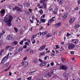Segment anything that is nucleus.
Listing matches in <instances>:
<instances>
[{
	"mask_svg": "<svg viewBox=\"0 0 80 80\" xmlns=\"http://www.w3.org/2000/svg\"><path fill=\"white\" fill-rule=\"evenodd\" d=\"M23 50V48L22 47L19 48H18L16 49L15 52L14 53V55L17 54L18 53H20L21 52H22Z\"/></svg>",
	"mask_w": 80,
	"mask_h": 80,
	"instance_id": "f03ea898",
	"label": "nucleus"
},
{
	"mask_svg": "<svg viewBox=\"0 0 80 80\" xmlns=\"http://www.w3.org/2000/svg\"><path fill=\"white\" fill-rule=\"evenodd\" d=\"M74 27L75 29H77V28H78L80 27V26L78 24H76Z\"/></svg>",
	"mask_w": 80,
	"mask_h": 80,
	"instance_id": "4468645a",
	"label": "nucleus"
},
{
	"mask_svg": "<svg viewBox=\"0 0 80 80\" xmlns=\"http://www.w3.org/2000/svg\"><path fill=\"white\" fill-rule=\"evenodd\" d=\"M40 66H41V67H43V66H44V65H43V63H41L40 64Z\"/></svg>",
	"mask_w": 80,
	"mask_h": 80,
	"instance_id": "8fccbe9b",
	"label": "nucleus"
},
{
	"mask_svg": "<svg viewBox=\"0 0 80 80\" xmlns=\"http://www.w3.org/2000/svg\"><path fill=\"white\" fill-rule=\"evenodd\" d=\"M7 38V40H11L13 38V35L10 34L8 36Z\"/></svg>",
	"mask_w": 80,
	"mask_h": 80,
	"instance_id": "20e7f679",
	"label": "nucleus"
},
{
	"mask_svg": "<svg viewBox=\"0 0 80 80\" xmlns=\"http://www.w3.org/2000/svg\"><path fill=\"white\" fill-rule=\"evenodd\" d=\"M9 76H11L12 75V72H9Z\"/></svg>",
	"mask_w": 80,
	"mask_h": 80,
	"instance_id": "052dcab7",
	"label": "nucleus"
},
{
	"mask_svg": "<svg viewBox=\"0 0 80 80\" xmlns=\"http://www.w3.org/2000/svg\"><path fill=\"white\" fill-rule=\"evenodd\" d=\"M36 42H35V39L34 40V41L32 42V44H35V43Z\"/></svg>",
	"mask_w": 80,
	"mask_h": 80,
	"instance_id": "6e6d98bb",
	"label": "nucleus"
},
{
	"mask_svg": "<svg viewBox=\"0 0 80 80\" xmlns=\"http://www.w3.org/2000/svg\"><path fill=\"white\" fill-rule=\"evenodd\" d=\"M61 34H62V32H60L59 33V34H58V35H59V36H60V35H61Z\"/></svg>",
	"mask_w": 80,
	"mask_h": 80,
	"instance_id": "bf43d9fd",
	"label": "nucleus"
},
{
	"mask_svg": "<svg viewBox=\"0 0 80 80\" xmlns=\"http://www.w3.org/2000/svg\"><path fill=\"white\" fill-rule=\"evenodd\" d=\"M61 24L62 23L61 22L58 23L55 25V27L58 28L59 27H60V26L61 25Z\"/></svg>",
	"mask_w": 80,
	"mask_h": 80,
	"instance_id": "f8f14e48",
	"label": "nucleus"
},
{
	"mask_svg": "<svg viewBox=\"0 0 80 80\" xmlns=\"http://www.w3.org/2000/svg\"><path fill=\"white\" fill-rule=\"evenodd\" d=\"M32 76H31L30 77L28 78H27V80H31V79H32Z\"/></svg>",
	"mask_w": 80,
	"mask_h": 80,
	"instance_id": "c9c22d12",
	"label": "nucleus"
},
{
	"mask_svg": "<svg viewBox=\"0 0 80 80\" xmlns=\"http://www.w3.org/2000/svg\"><path fill=\"white\" fill-rule=\"evenodd\" d=\"M48 9L50 11H52V10H53V9L52 8H49Z\"/></svg>",
	"mask_w": 80,
	"mask_h": 80,
	"instance_id": "a18cd8bd",
	"label": "nucleus"
},
{
	"mask_svg": "<svg viewBox=\"0 0 80 80\" xmlns=\"http://www.w3.org/2000/svg\"><path fill=\"white\" fill-rule=\"evenodd\" d=\"M30 53H33V51L32 50H31V51H30Z\"/></svg>",
	"mask_w": 80,
	"mask_h": 80,
	"instance_id": "13d9d810",
	"label": "nucleus"
},
{
	"mask_svg": "<svg viewBox=\"0 0 80 80\" xmlns=\"http://www.w3.org/2000/svg\"><path fill=\"white\" fill-rule=\"evenodd\" d=\"M41 21L42 22H44V23H45V20L44 19H42Z\"/></svg>",
	"mask_w": 80,
	"mask_h": 80,
	"instance_id": "473e14b6",
	"label": "nucleus"
},
{
	"mask_svg": "<svg viewBox=\"0 0 80 80\" xmlns=\"http://www.w3.org/2000/svg\"><path fill=\"white\" fill-rule=\"evenodd\" d=\"M40 54L41 55H44V54H45V52H40Z\"/></svg>",
	"mask_w": 80,
	"mask_h": 80,
	"instance_id": "f704fd0d",
	"label": "nucleus"
},
{
	"mask_svg": "<svg viewBox=\"0 0 80 80\" xmlns=\"http://www.w3.org/2000/svg\"><path fill=\"white\" fill-rule=\"evenodd\" d=\"M70 35H71L70 34H69L68 32H67V37H68V36H70Z\"/></svg>",
	"mask_w": 80,
	"mask_h": 80,
	"instance_id": "49530a36",
	"label": "nucleus"
},
{
	"mask_svg": "<svg viewBox=\"0 0 80 80\" xmlns=\"http://www.w3.org/2000/svg\"><path fill=\"white\" fill-rule=\"evenodd\" d=\"M45 47H46V46H45V45H44L41 46L39 49V51H42V50H43L45 49Z\"/></svg>",
	"mask_w": 80,
	"mask_h": 80,
	"instance_id": "6e6552de",
	"label": "nucleus"
},
{
	"mask_svg": "<svg viewBox=\"0 0 80 80\" xmlns=\"http://www.w3.org/2000/svg\"><path fill=\"white\" fill-rule=\"evenodd\" d=\"M10 46H8L6 48V50H8V48H10Z\"/></svg>",
	"mask_w": 80,
	"mask_h": 80,
	"instance_id": "864d4df0",
	"label": "nucleus"
},
{
	"mask_svg": "<svg viewBox=\"0 0 80 80\" xmlns=\"http://www.w3.org/2000/svg\"><path fill=\"white\" fill-rule=\"evenodd\" d=\"M5 58H3L2 60V62L0 63V64H2L3 63H5Z\"/></svg>",
	"mask_w": 80,
	"mask_h": 80,
	"instance_id": "dca6fc26",
	"label": "nucleus"
},
{
	"mask_svg": "<svg viewBox=\"0 0 80 80\" xmlns=\"http://www.w3.org/2000/svg\"><path fill=\"white\" fill-rule=\"evenodd\" d=\"M61 60H62V62H65V58H61Z\"/></svg>",
	"mask_w": 80,
	"mask_h": 80,
	"instance_id": "c756f323",
	"label": "nucleus"
},
{
	"mask_svg": "<svg viewBox=\"0 0 80 80\" xmlns=\"http://www.w3.org/2000/svg\"><path fill=\"white\" fill-rule=\"evenodd\" d=\"M64 43H65V42H62L61 43V45H62V44H64Z\"/></svg>",
	"mask_w": 80,
	"mask_h": 80,
	"instance_id": "69168bd1",
	"label": "nucleus"
},
{
	"mask_svg": "<svg viewBox=\"0 0 80 80\" xmlns=\"http://www.w3.org/2000/svg\"><path fill=\"white\" fill-rule=\"evenodd\" d=\"M44 32L45 34L46 35V34L47 33V30L45 31V32Z\"/></svg>",
	"mask_w": 80,
	"mask_h": 80,
	"instance_id": "680f3d73",
	"label": "nucleus"
},
{
	"mask_svg": "<svg viewBox=\"0 0 80 80\" xmlns=\"http://www.w3.org/2000/svg\"><path fill=\"white\" fill-rule=\"evenodd\" d=\"M3 51H4V50H2L0 52V57H1L2 56V53L3 52Z\"/></svg>",
	"mask_w": 80,
	"mask_h": 80,
	"instance_id": "4be33fe9",
	"label": "nucleus"
},
{
	"mask_svg": "<svg viewBox=\"0 0 80 80\" xmlns=\"http://www.w3.org/2000/svg\"><path fill=\"white\" fill-rule=\"evenodd\" d=\"M47 57H48V56H46L44 57V60H47Z\"/></svg>",
	"mask_w": 80,
	"mask_h": 80,
	"instance_id": "37998d69",
	"label": "nucleus"
},
{
	"mask_svg": "<svg viewBox=\"0 0 80 80\" xmlns=\"http://www.w3.org/2000/svg\"><path fill=\"white\" fill-rule=\"evenodd\" d=\"M30 22L32 23H33V21H32V20H30Z\"/></svg>",
	"mask_w": 80,
	"mask_h": 80,
	"instance_id": "0e129e2a",
	"label": "nucleus"
},
{
	"mask_svg": "<svg viewBox=\"0 0 80 80\" xmlns=\"http://www.w3.org/2000/svg\"><path fill=\"white\" fill-rule=\"evenodd\" d=\"M44 28H43V27H42L40 28V30H43V29Z\"/></svg>",
	"mask_w": 80,
	"mask_h": 80,
	"instance_id": "338daca9",
	"label": "nucleus"
},
{
	"mask_svg": "<svg viewBox=\"0 0 80 80\" xmlns=\"http://www.w3.org/2000/svg\"><path fill=\"white\" fill-rule=\"evenodd\" d=\"M25 45H29V43L27 42H25Z\"/></svg>",
	"mask_w": 80,
	"mask_h": 80,
	"instance_id": "e433bc0d",
	"label": "nucleus"
},
{
	"mask_svg": "<svg viewBox=\"0 0 80 80\" xmlns=\"http://www.w3.org/2000/svg\"><path fill=\"white\" fill-rule=\"evenodd\" d=\"M42 35L43 36H44V35H46L44 32H43L42 33Z\"/></svg>",
	"mask_w": 80,
	"mask_h": 80,
	"instance_id": "e2e57ef3",
	"label": "nucleus"
},
{
	"mask_svg": "<svg viewBox=\"0 0 80 80\" xmlns=\"http://www.w3.org/2000/svg\"><path fill=\"white\" fill-rule=\"evenodd\" d=\"M59 3L60 5H62V4L63 3V0L60 1L59 2Z\"/></svg>",
	"mask_w": 80,
	"mask_h": 80,
	"instance_id": "5701e85b",
	"label": "nucleus"
},
{
	"mask_svg": "<svg viewBox=\"0 0 80 80\" xmlns=\"http://www.w3.org/2000/svg\"><path fill=\"white\" fill-rule=\"evenodd\" d=\"M43 6L44 8H47V5H46V4H45V3H43Z\"/></svg>",
	"mask_w": 80,
	"mask_h": 80,
	"instance_id": "412c9836",
	"label": "nucleus"
},
{
	"mask_svg": "<svg viewBox=\"0 0 80 80\" xmlns=\"http://www.w3.org/2000/svg\"><path fill=\"white\" fill-rule=\"evenodd\" d=\"M8 65H9V62H8L7 63H6L5 65V67H8Z\"/></svg>",
	"mask_w": 80,
	"mask_h": 80,
	"instance_id": "2f4dec72",
	"label": "nucleus"
},
{
	"mask_svg": "<svg viewBox=\"0 0 80 80\" xmlns=\"http://www.w3.org/2000/svg\"><path fill=\"white\" fill-rule=\"evenodd\" d=\"M47 75H48V77H51V76H52V75H51V74L50 72H48L47 73Z\"/></svg>",
	"mask_w": 80,
	"mask_h": 80,
	"instance_id": "aec40b11",
	"label": "nucleus"
},
{
	"mask_svg": "<svg viewBox=\"0 0 80 80\" xmlns=\"http://www.w3.org/2000/svg\"><path fill=\"white\" fill-rule=\"evenodd\" d=\"M43 64V65L44 66V65H46L47 64V62H43L42 63Z\"/></svg>",
	"mask_w": 80,
	"mask_h": 80,
	"instance_id": "79ce46f5",
	"label": "nucleus"
},
{
	"mask_svg": "<svg viewBox=\"0 0 80 80\" xmlns=\"http://www.w3.org/2000/svg\"><path fill=\"white\" fill-rule=\"evenodd\" d=\"M27 48V46L26 45H25L23 47V48Z\"/></svg>",
	"mask_w": 80,
	"mask_h": 80,
	"instance_id": "603ef678",
	"label": "nucleus"
},
{
	"mask_svg": "<svg viewBox=\"0 0 80 80\" xmlns=\"http://www.w3.org/2000/svg\"><path fill=\"white\" fill-rule=\"evenodd\" d=\"M68 16V13H66L63 16H62L63 18H67V17Z\"/></svg>",
	"mask_w": 80,
	"mask_h": 80,
	"instance_id": "f3484780",
	"label": "nucleus"
},
{
	"mask_svg": "<svg viewBox=\"0 0 80 80\" xmlns=\"http://www.w3.org/2000/svg\"><path fill=\"white\" fill-rule=\"evenodd\" d=\"M68 48L69 50H71V49H73V48H75V45L74 44H69L68 45Z\"/></svg>",
	"mask_w": 80,
	"mask_h": 80,
	"instance_id": "39448f33",
	"label": "nucleus"
},
{
	"mask_svg": "<svg viewBox=\"0 0 80 80\" xmlns=\"http://www.w3.org/2000/svg\"><path fill=\"white\" fill-rule=\"evenodd\" d=\"M22 64L24 67H27L28 66V62L26 61H24L22 62Z\"/></svg>",
	"mask_w": 80,
	"mask_h": 80,
	"instance_id": "423d86ee",
	"label": "nucleus"
},
{
	"mask_svg": "<svg viewBox=\"0 0 80 80\" xmlns=\"http://www.w3.org/2000/svg\"><path fill=\"white\" fill-rule=\"evenodd\" d=\"M4 58L6 60H7V59L8 58V55H6Z\"/></svg>",
	"mask_w": 80,
	"mask_h": 80,
	"instance_id": "c85d7f7f",
	"label": "nucleus"
},
{
	"mask_svg": "<svg viewBox=\"0 0 80 80\" xmlns=\"http://www.w3.org/2000/svg\"><path fill=\"white\" fill-rule=\"evenodd\" d=\"M27 59V57H25L23 59V60H26Z\"/></svg>",
	"mask_w": 80,
	"mask_h": 80,
	"instance_id": "5fc2aeb1",
	"label": "nucleus"
},
{
	"mask_svg": "<svg viewBox=\"0 0 80 80\" xmlns=\"http://www.w3.org/2000/svg\"><path fill=\"white\" fill-rule=\"evenodd\" d=\"M50 65L51 66H53V65H54V63L53 62H52L50 63Z\"/></svg>",
	"mask_w": 80,
	"mask_h": 80,
	"instance_id": "a19ab883",
	"label": "nucleus"
},
{
	"mask_svg": "<svg viewBox=\"0 0 80 80\" xmlns=\"http://www.w3.org/2000/svg\"><path fill=\"white\" fill-rule=\"evenodd\" d=\"M46 36L48 38L50 37H52V35L50 34H48L46 35Z\"/></svg>",
	"mask_w": 80,
	"mask_h": 80,
	"instance_id": "b1692460",
	"label": "nucleus"
},
{
	"mask_svg": "<svg viewBox=\"0 0 80 80\" xmlns=\"http://www.w3.org/2000/svg\"><path fill=\"white\" fill-rule=\"evenodd\" d=\"M39 61H40V62H42V60L41 59H39Z\"/></svg>",
	"mask_w": 80,
	"mask_h": 80,
	"instance_id": "774afa93",
	"label": "nucleus"
},
{
	"mask_svg": "<svg viewBox=\"0 0 80 80\" xmlns=\"http://www.w3.org/2000/svg\"><path fill=\"white\" fill-rule=\"evenodd\" d=\"M36 72V71H35L33 72H30L29 73H34V72Z\"/></svg>",
	"mask_w": 80,
	"mask_h": 80,
	"instance_id": "4d7b16f0",
	"label": "nucleus"
},
{
	"mask_svg": "<svg viewBox=\"0 0 80 80\" xmlns=\"http://www.w3.org/2000/svg\"><path fill=\"white\" fill-rule=\"evenodd\" d=\"M25 7H29L30 6V5H29V3H27L25 4Z\"/></svg>",
	"mask_w": 80,
	"mask_h": 80,
	"instance_id": "a878e982",
	"label": "nucleus"
},
{
	"mask_svg": "<svg viewBox=\"0 0 80 80\" xmlns=\"http://www.w3.org/2000/svg\"><path fill=\"white\" fill-rule=\"evenodd\" d=\"M56 47V49H58V48H60V47H58V45H55Z\"/></svg>",
	"mask_w": 80,
	"mask_h": 80,
	"instance_id": "4c0bfd02",
	"label": "nucleus"
},
{
	"mask_svg": "<svg viewBox=\"0 0 80 80\" xmlns=\"http://www.w3.org/2000/svg\"><path fill=\"white\" fill-rule=\"evenodd\" d=\"M5 10L4 9H2L1 11L0 14L1 16H3L5 15Z\"/></svg>",
	"mask_w": 80,
	"mask_h": 80,
	"instance_id": "0eeeda50",
	"label": "nucleus"
},
{
	"mask_svg": "<svg viewBox=\"0 0 80 80\" xmlns=\"http://www.w3.org/2000/svg\"><path fill=\"white\" fill-rule=\"evenodd\" d=\"M23 40H22L21 41L19 42V44L22 45L23 44Z\"/></svg>",
	"mask_w": 80,
	"mask_h": 80,
	"instance_id": "bb28decb",
	"label": "nucleus"
},
{
	"mask_svg": "<svg viewBox=\"0 0 80 80\" xmlns=\"http://www.w3.org/2000/svg\"><path fill=\"white\" fill-rule=\"evenodd\" d=\"M15 8L16 10L18 11H19V12H22V9L19 8L18 7L15 6Z\"/></svg>",
	"mask_w": 80,
	"mask_h": 80,
	"instance_id": "9b49d317",
	"label": "nucleus"
},
{
	"mask_svg": "<svg viewBox=\"0 0 80 80\" xmlns=\"http://www.w3.org/2000/svg\"><path fill=\"white\" fill-rule=\"evenodd\" d=\"M13 20V17L10 14L6 16V18L4 19V22L7 23L9 26H11V21Z\"/></svg>",
	"mask_w": 80,
	"mask_h": 80,
	"instance_id": "f257e3e1",
	"label": "nucleus"
},
{
	"mask_svg": "<svg viewBox=\"0 0 80 80\" xmlns=\"http://www.w3.org/2000/svg\"><path fill=\"white\" fill-rule=\"evenodd\" d=\"M75 20V18H72L69 21L70 23H72L73 22H74V21Z\"/></svg>",
	"mask_w": 80,
	"mask_h": 80,
	"instance_id": "1a4fd4ad",
	"label": "nucleus"
},
{
	"mask_svg": "<svg viewBox=\"0 0 80 80\" xmlns=\"http://www.w3.org/2000/svg\"><path fill=\"white\" fill-rule=\"evenodd\" d=\"M57 12H58V7H55L53 11V13L55 14H57Z\"/></svg>",
	"mask_w": 80,
	"mask_h": 80,
	"instance_id": "9d476101",
	"label": "nucleus"
},
{
	"mask_svg": "<svg viewBox=\"0 0 80 80\" xmlns=\"http://www.w3.org/2000/svg\"><path fill=\"white\" fill-rule=\"evenodd\" d=\"M68 75V73H66L65 72H64L63 74V76L65 77H67Z\"/></svg>",
	"mask_w": 80,
	"mask_h": 80,
	"instance_id": "2eb2a0df",
	"label": "nucleus"
},
{
	"mask_svg": "<svg viewBox=\"0 0 80 80\" xmlns=\"http://www.w3.org/2000/svg\"><path fill=\"white\" fill-rule=\"evenodd\" d=\"M60 68L61 70H67V69H68V67L65 65H61L60 66Z\"/></svg>",
	"mask_w": 80,
	"mask_h": 80,
	"instance_id": "7ed1b4c3",
	"label": "nucleus"
},
{
	"mask_svg": "<svg viewBox=\"0 0 80 80\" xmlns=\"http://www.w3.org/2000/svg\"><path fill=\"white\" fill-rule=\"evenodd\" d=\"M53 21H54V20L53 19H51L48 22V23H52V22H53Z\"/></svg>",
	"mask_w": 80,
	"mask_h": 80,
	"instance_id": "a211bd4d",
	"label": "nucleus"
},
{
	"mask_svg": "<svg viewBox=\"0 0 80 80\" xmlns=\"http://www.w3.org/2000/svg\"><path fill=\"white\" fill-rule=\"evenodd\" d=\"M10 67H11V66H10L8 69L5 70V72H7V71H8V70L10 69Z\"/></svg>",
	"mask_w": 80,
	"mask_h": 80,
	"instance_id": "ea45409f",
	"label": "nucleus"
},
{
	"mask_svg": "<svg viewBox=\"0 0 80 80\" xmlns=\"http://www.w3.org/2000/svg\"><path fill=\"white\" fill-rule=\"evenodd\" d=\"M5 33V32L4 31H2V32L1 33V35H3Z\"/></svg>",
	"mask_w": 80,
	"mask_h": 80,
	"instance_id": "09e8293b",
	"label": "nucleus"
},
{
	"mask_svg": "<svg viewBox=\"0 0 80 80\" xmlns=\"http://www.w3.org/2000/svg\"><path fill=\"white\" fill-rule=\"evenodd\" d=\"M39 12L40 14H41V15H42V14H43V12L42 9L40 10Z\"/></svg>",
	"mask_w": 80,
	"mask_h": 80,
	"instance_id": "6ab92c4d",
	"label": "nucleus"
},
{
	"mask_svg": "<svg viewBox=\"0 0 80 80\" xmlns=\"http://www.w3.org/2000/svg\"><path fill=\"white\" fill-rule=\"evenodd\" d=\"M37 60H38V59H35L34 60V62L35 63H36V62H37Z\"/></svg>",
	"mask_w": 80,
	"mask_h": 80,
	"instance_id": "58836bf2",
	"label": "nucleus"
},
{
	"mask_svg": "<svg viewBox=\"0 0 80 80\" xmlns=\"http://www.w3.org/2000/svg\"><path fill=\"white\" fill-rule=\"evenodd\" d=\"M30 50V48H28L27 49V52H28V51H29V50Z\"/></svg>",
	"mask_w": 80,
	"mask_h": 80,
	"instance_id": "3c124183",
	"label": "nucleus"
},
{
	"mask_svg": "<svg viewBox=\"0 0 80 80\" xmlns=\"http://www.w3.org/2000/svg\"><path fill=\"white\" fill-rule=\"evenodd\" d=\"M75 10H76V11L78 10V8L77 7L76 8H74Z\"/></svg>",
	"mask_w": 80,
	"mask_h": 80,
	"instance_id": "c03bdc74",
	"label": "nucleus"
},
{
	"mask_svg": "<svg viewBox=\"0 0 80 80\" xmlns=\"http://www.w3.org/2000/svg\"><path fill=\"white\" fill-rule=\"evenodd\" d=\"M74 43H75L76 44H77V43H78V40L75 39Z\"/></svg>",
	"mask_w": 80,
	"mask_h": 80,
	"instance_id": "72a5a7b5",
	"label": "nucleus"
},
{
	"mask_svg": "<svg viewBox=\"0 0 80 80\" xmlns=\"http://www.w3.org/2000/svg\"><path fill=\"white\" fill-rule=\"evenodd\" d=\"M70 53L71 54L73 55L74 54V52L73 51H71Z\"/></svg>",
	"mask_w": 80,
	"mask_h": 80,
	"instance_id": "de8ad7c7",
	"label": "nucleus"
},
{
	"mask_svg": "<svg viewBox=\"0 0 80 80\" xmlns=\"http://www.w3.org/2000/svg\"><path fill=\"white\" fill-rule=\"evenodd\" d=\"M13 43L15 45H17L18 44V42L16 41H14Z\"/></svg>",
	"mask_w": 80,
	"mask_h": 80,
	"instance_id": "cd10ccee",
	"label": "nucleus"
},
{
	"mask_svg": "<svg viewBox=\"0 0 80 80\" xmlns=\"http://www.w3.org/2000/svg\"><path fill=\"white\" fill-rule=\"evenodd\" d=\"M14 30L16 32H18V29L15 28H14Z\"/></svg>",
	"mask_w": 80,
	"mask_h": 80,
	"instance_id": "7c9ffc66",
	"label": "nucleus"
},
{
	"mask_svg": "<svg viewBox=\"0 0 80 80\" xmlns=\"http://www.w3.org/2000/svg\"><path fill=\"white\" fill-rule=\"evenodd\" d=\"M37 37V35H33L31 38V40H33V39Z\"/></svg>",
	"mask_w": 80,
	"mask_h": 80,
	"instance_id": "ddd939ff",
	"label": "nucleus"
},
{
	"mask_svg": "<svg viewBox=\"0 0 80 80\" xmlns=\"http://www.w3.org/2000/svg\"><path fill=\"white\" fill-rule=\"evenodd\" d=\"M45 0H40L41 3H43H43H45Z\"/></svg>",
	"mask_w": 80,
	"mask_h": 80,
	"instance_id": "393cba45",
	"label": "nucleus"
}]
</instances>
